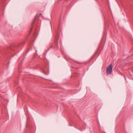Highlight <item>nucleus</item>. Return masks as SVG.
Masks as SVG:
<instances>
[{"instance_id": "obj_2", "label": "nucleus", "mask_w": 133, "mask_h": 133, "mask_svg": "<svg viewBox=\"0 0 133 133\" xmlns=\"http://www.w3.org/2000/svg\"><path fill=\"white\" fill-rule=\"evenodd\" d=\"M112 64H111L108 67H107L106 73L107 75L111 74L112 72Z\"/></svg>"}, {"instance_id": "obj_6", "label": "nucleus", "mask_w": 133, "mask_h": 133, "mask_svg": "<svg viewBox=\"0 0 133 133\" xmlns=\"http://www.w3.org/2000/svg\"><path fill=\"white\" fill-rule=\"evenodd\" d=\"M43 72H44V70H43Z\"/></svg>"}, {"instance_id": "obj_1", "label": "nucleus", "mask_w": 133, "mask_h": 133, "mask_svg": "<svg viewBox=\"0 0 133 133\" xmlns=\"http://www.w3.org/2000/svg\"><path fill=\"white\" fill-rule=\"evenodd\" d=\"M59 33H57L56 34V35L55 37V39L54 41V44L53 45H51V47H54V48H57L58 47V41L59 39Z\"/></svg>"}, {"instance_id": "obj_4", "label": "nucleus", "mask_w": 133, "mask_h": 133, "mask_svg": "<svg viewBox=\"0 0 133 133\" xmlns=\"http://www.w3.org/2000/svg\"><path fill=\"white\" fill-rule=\"evenodd\" d=\"M42 13H40V15H42Z\"/></svg>"}, {"instance_id": "obj_3", "label": "nucleus", "mask_w": 133, "mask_h": 133, "mask_svg": "<svg viewBox=\"0 0 133 133\" xmlns=\"http://www.w3.org/2000/svg\"><path fill=\"white\" fill-rule=\"evenodd\" d=\"M34 22L32 23V28H31V30H30V32H31V31L32 30V27L33 26V25H34Z\"/></svg>"}, {"instance_id": "obj_5", "label": "nucleus", "mask_w": 133, "mask_h": 133, "mask_svg": "<svg viewBox=\"0 0 133 133\" xmlns=\"http://www.w3.org/2000/svg\"><path fill=\"white\" fill-rule=\"evenodd\" d=\"M98 125L99 126V127H99V124Z\"/></svg>"}]
</instances>
